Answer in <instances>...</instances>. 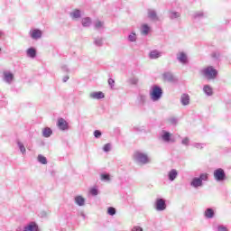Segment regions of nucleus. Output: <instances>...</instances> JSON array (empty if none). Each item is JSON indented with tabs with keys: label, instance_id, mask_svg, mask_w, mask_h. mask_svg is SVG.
Instances as JSON below:
<instances>
[{
	"label": "nucleus",
	"instance_id": "nucleus-1",
	"mask_svg": "<svg viewBox=\"0 0 231 231\" xmlns=\"http://www.w3.org/2000/svg\"><path fill=\"white\" fill-rule=\"evenodd\" d=\"M203 181H208V173H200L199 177H194L189 185L193 189H199V187H203Z\"/></svg>",
	"mask_w": 231,
	"mask_h": 231
},
{
	"label": "nucleus",
	"instance_id": "nucleus-2",
	"mask_svg": "<svg viewBox=\"0 0 231 231\" xmlns=\"http://www.w3.org/2000/svg\"><path fill=\"white\" fill-rule=\"evenodd\" d=\"M150 97L152 102H158V100L163 97V90L162 89V87L158 85L152 87Z\"/></svg>",
	"mask_w": 231,
	"mask_h": 231
},
{
	"label": "nucleus",
	"instance_id": "nucleus-3",
	"mask_svg": "<svg viewBox=\"0 0 231 231\" xmlns=\"http://www.w3.org/2000/svg\"><path fill=\"white\" fill-rule=\"evenodd\" d=\"M134 158L137 163H141L142 165H147V163H151V159H149L147 153H143L142 152H135Z\"/></svg>",
	"mask_w": 231,
	"mask_h": 231
},
{
	"label": "nucleus",
	"instance_id": "nucleus-4",
	"mask_svg": "<svg viewBox=\"0 0 231 231\" xmlns=\"http://www.w3.org/2000/svg\"><path fill=\"white\" fill-rule=\"evenodd\" d=\"M214 180H217V183H223V181H226V172L222 168L216 169L213 171Z\"/></svg>",
	"mask_w": 231,
	"mask_h": 231
},
{
	"label": "nucleus",
	"instance_id": "nucleus-5",
	"mask_svg": "<svg viewBox=\"0 0 231 231\" xmlns=\"http://www.w3.org/2000/svg\"><path fill=\"white\" fill-rule=\"evenodd\" d=\"M202 75L208 80H213L217 77V69H214L212 66H208L202 70Z\"/></svg>",
	"mask_w": 231,
	"mask_h": 231
},
{
	"label": "nucleus",
	"instance_id": "nucleus-6",
	"mask_svg": "<svg viewBox=\"0 0 231 231\" xmlns=\"http://www.w3.org/2000/svg\"><path fill=\"white\" fill-rule=\"evenodd\" d=\"M176 59L183 66H187V64H189V56L185 53V51L178 52L176 54Z\"/></svg>",
	"mask_w": 231,
	"mask_h": 231
},
{
	"label": "nucleus",
	"instance_id": "nucleus-7",
	"mask_svg": "<svg viewBox=\"0 0 231 231\" xmlns=\"http://www.w3.org/2000/svg\"><path fill=\"white\" fill-rule=\"evenodd\" d=\"M57 127L60 129V131H68V129H69V125L66 119L60 117L58 119Z\"/></svg>",
	"mask_w": 231,
	"mask_h": 231
},
{
	"label": "nucleus",
	"instance_id": "nucleus-8",
	"mask_svg": "<svg viewBox=\"0 0 231 231\" xmlns=\"http://www.w3.org/2000/svg\"><path fill=\"white\" fill-rule=\"evenodd\" d=\"M165 208H167V204L165 203V199H157L155 201V209L158 210V212H162V210H165Z\"/></svg>",
	"mask_w": 231,
	"mask_h": 231
},
{
	"label": "nucleus",
	"instance_id": "nucleus-9",
	"mask_svg": "<svg viewBox=\"0 0 231 231\" xmlns=\"http://www.w3.org/2000/svg\"><path fill=\"white\" fill-rule=\"evenodd\" d=\"M211 57V60L212 62H214V64H219V62H221V51H214L211 52L210 54Z\"/></svg>",
	"mask_w": 231,
	"mask_h": 231
},
{
	"label": "nucleus",
	"instance_id": "nucleus-10",
	"mask_svg": "<svg viewBox=\"0 0 231 231\" xmlns=\"http://www.w3.org/2000/svg\"><path fill=\"white\" fill-rule=\"evenodd\" d=\"M30 36L34 40L37 41L42 37V31L39 29H33L30 31Z\"/></svg>",
	"mask_w": 231,
	"mask_h": 231
},
{
	"label": "nucleus",
	"instance_id": "nucleus-11",
	"mask_svg": "<svg viewBox=\"0 0 231 231\" xmlns=\"http://www.w3.org/2000/svg\"><path fill=\"white\" fill-rule=\"evenodd\" d=\"M168 17L171 21H176V19H180V17H181V14L178 11L169 10Z\"/></svg>",
	"mask_w": 231,
	"mask_h": 231
},
{
	"label": "nucleus",
	"instance_id": "nucleus-12",
	"mask_svg": "<svg viewBox=\"0 0 231 231\" xmlns=\"http://www.w3.org/2000/svg\"><path fill=\"white\" fill-rule=\"evenodd\" d=\"M89 97L94 100H102V98H106V95H104V92L102 91L92 92L90 93Z\"/></svg>",
	"mask_w": 231,
	"mask_h": 231
},
{
	"label": "nucleus",
	"instance_id": "nucleus-13",
	"mask_svg": "<svg viewBox=\"0 0 231 231\" xmlns=\"http://www.w3.org/2000/svg\"><path fill=\"white\" fill-rule=\"evenodd\" d=\"M23 231H39V225L35 222H31L24 226Z\"/></svg>",
	"mask_w": 231,
	"mask_h": 231
},
{
	"label": "nucleus",
	"instance_id": "nucleus-14",
	"mask_svg": "<svg viewBox=\"0 0 231 231\" xmlns=\"http://www.w3.org/2000/svg\"><path fill=\"white\" fill-rule=\"evenodd\" d=\"M104 22L100 20H96L93 22L94 30H97V32H102L104 30Z\"/></svg>",
	"mask_w": 231,
	"mask_h": 231
},
{
	"label": "nucleus",
	"instance_id": "nucleus-15",
	"mask_svg": "<svg viewBox=\"0 0 231 231\" xmlns=\"http://www.w3.org/2000/svg\"><path fill=\"white\" fill-rule=\"evenodd\" d=\"M171 133L167 132V131H163L162 134V140L163 142H165L166 143H169L171 142H174V140L171 139Z\"/></svg>",
	"mask_w": 231,
	"mask_h": 231
},
{
	"label": "nucleus",
	"instance_id": "nucleus-16",
	"mask_svg": "<svg viewBox=\"0 0 231 231\" xmlns=\"http://www.w3.org/2000/svg\"><path fill=\"white\" fill-rule=\"evenodd\" d=\"M205 17H207V13L203 11H198L193 14V19H195V21H201V19H205Z\"/></svg>",
	"mask_w": 231,
	"mask_h": 231
},
{
	"label": "nucleus",
	"instance_id": "nucleus-17",
	"mask_svg": "<svg viewBox=\"0 0 231 231\" xmlns=\"http://www.w3.org/2000/svg\"><path fill=\"white\" fill-rule=\"evenodd\" d=\"M4 80L7 84H12V81L14 80V73L10 71L4 72Z\"/></svg>",
	"mask_w": 231,
	"mask_h": 231
},
{
	"label": "nucleus",
	"instance_id": "nucleus-18",
	"mask_svg": "<svg viewBox=\"0 0 231 231\" xmlns=\"http://www.w3.org/2000/svg\"><path fill=\"white\" fill-rule=\"evenodd\" d=\"M178 170L176 169H171L169 172H168V180L169 181H174L176 180V178H178Z\"/></svg>",
	"mask_w": 231,
	"mask_h": 231
},
{
	"label": "nucleus",
	"instance_id": "nucleus-19",
	"mask_svg": "<svg viewBox=\"0 0 231 231\" xmlns=\"http://www.w3.org/2000/svg\"><path fill=\"white\" fill-rule=\"evenodd\" d=\"M160 57H162V52L160 51L153 50V51H151L149 53V59H151L152 60L160 59Z\"/></svg>",
	"mask_w": 231,
	"mask_h": 231
},
{
	"label": "nucleus",
	"instance_id": "nucleus-20",
	"mask_svg": "<svg viewBox=\"0 0 231 231\" xmlns=\"http://www.w3.org/2000/svg\"><path fill=\"white\" fill-rule=\"evenodd\" d=\"M74 201L76 203V205H78L79 207H84V205H86V199H84V197L79 195L76 196L74 198Z\"/></svg>",
	"mask_w": 231,
	"mask_h": 231
},
{
	"label": "nucleus",
	"instance_id": "nucleus-21",
	"mask_svg": "<svg viewBox=\"0 0 231 231\" xmlns=\"http://www.w3.org/2000/svg\"><path fill=\"white\" fill-rule=\"evenodd\" d=\"M180 103L183 106H189V104H190V96H189V94H182L180 97Z\"/></svg>",
	"mask_w": 231,
	"mask_h": 231
},
{
	"label": "nucleus",
	"instance_id": "nucleus-22",
	"mask_svg": "<svg viewBox=\"0 0 231 231\" xmlns=\"http://www.w3.org/2000/svg\"><path fill=\"white\" fill-rule=\"evenodd\" d=\"M26 55L30 59H35L37 57V50H35V48H33V47H31V48L27 49Z\"/></svg>",
	"mask_w": 231,
	"mask_h": 231
},
{
	"label": "nucleus",
	"instance_id": "nucleus-23",
	"mask_svg": "<svg viewBox=\"0 0 231 231\" xmlns=\"http://www.w3.org/2000/svg\"><path fill=\"white\" fill-rule=\"evenodd\" d=\"M92 23H93V21L91 20L90 17H85V18H82L81 20V24L83 28H89V26H91Z\"/></svg>",
	"mask_w": 231,
	"mask_h": 231
},
{
	"label": "nucleus",
	"instance_id": "nucleus-24",
	"mask_svg": "<svg viewBox=\"0 0 231 231\" xmlns=\"http://www.w3.org/2000/svg\"><path fill=\"white\" fill-rule=\"evenodd\" d=\"M162 79L166 80V82H174V75H172L171 72H164Z\"/></svg>",
	"mask_w": 231,
	"mask_h": 231
},
{
	"label": "nucleus",
	"instance_id": "nucleus-25",
	"mask_svg": "<svg viewBox=\"0 0 231 231\" xmlns=\"http://www.w3.org/2000/svg\"><path fill=\"white\" fill-rule=\"evenodd\" d=\"M216 213L214 212V209H212L211 208H208L204 213V216L207 219H212V217H214Z\"/></svg>",
	"mask_w": 231,
	"mask_h": 231
},
{
	"label": "nucleus",
	"instance_id": "nucleus-26",
	"mask_svg": "<svg viewBox=\"0 0 231 231\" xmlns=\"http://www.w3.org/2000/svg\"><path fill=\"white\" fill-rule=\"evenodd\" d=\"M71 19H80V17H82V12L79 9H76L74 11H72L70 14H69Z\"/></svg>",
	"mask_w": 231,
	"mask_h": 231
},
{
	"label": "nucleus",
	"instance_id": "nucleus-27",
	"mask_svg": "<svg viewBox=\"0 0 231 231\" xmlns=\"http://www.w3.org/2000/svg\"><path fill=\"white\" fill-rule=\"evenodd\" d=\"M203 91L207 97H212L214 95V90L212 89V87L210 85H205L203 87Z\"/></svg>",
	"mask_w": 231,
	"mask_h": 231
},
{
	"label": "nucleus",
	"instance_id": "nucleus-28",
	"mask_svg": "<svg viewBox=\"0 0 231 231\" xmlns=\"http://www.w3.org/2000/svg\"><path fill=\"white\" fill-rule=\"evenodd\" d=\"M53 134V130L50 127H45L42 130V137L43 138H50Z\"/></svg>",
	"mask_w": 231,
	"mask_h": 231
},
{
	"label": "nucleus",
	"instance_id": "nucleus-29",
	"mask_svg": "<svg viewBox=\"0 0 231 231\" xmlns=\"http://www.w3.org/2000/svg\"><path fill=\"white\" fill-rule=\"evenodd\" d=\"M93 39L95 46H97V48H101V46H104V38L97 36L94 37Z\"/></svg>",
	"mask_w": 231,
	"mask_h": 231
},
{
	"label": "nucleus",
	"instance_id": "nucleus-30",
	"mask_svg": "<svg viewBox=\"0 0 231 231\" xmlns=\"http://www.w3.org/2000/svg\"><path fill=\"white\" fill-rule=\"evenodd\" d=\"M149 32H151V27L147 24L144 23L141 27V32L143 35H149Z\"/></svg>",
	"mask_w": 231,
	"mask_h": 231
},
{
	"label": "nucleus",
	"instance_id": "nucleus-31",
	"mask_svg": "<svg viewBox=\"0 0 231 231\" xmlns=\"http://www.w3.org/2000/svg\"><path fill=\"white\" fill-rule=\"evenodd\" d=\"M148 17L152 21H158V14H156V11H154V10H150L148 12Z\"/></svg>",
	"mask_w": 231,
	"mask_h": 231
},
{
	"label": "nucleus",
	"instance_id": "nucleus-32",
	"mask_svg": "<svg viewBox=\"0 0 231 231\" xmlns=\"http://www.w3.org/2000/svg\"><path fill=\"white\" fill-rule=\"evenodd\" d=\"M37 160L39 163H42V165H46L48 163V159H46L42 154H39Z\"/></svg>",
	"mask_w": 231,
	"mask_h": 231
},
{
	"label": "nucleus",
	"instance_id": "nucleus-33",
	"mask_svg": "<svg viewBox=\"0 0 231 231\" xmlns=\"http://www.w3.org/2000/svg\"><path fill=\"white\" fill-rule=\"evenodd\" d=\"M136 39H137V36H136V32H132L128 35V41H129V42H136Z\"/></svg>",
	"mask_w": 231,
	"mask_h": 231
},
{
	"label": "nucleus",
	"instance_id": "nucleus-34",
	"mask_svg": "<svg viewBox=\"0 0 231 231\" xmlns=\"http://www.w3.org/2000/svg\"><path fill=\"white\" fill-rule=\"evenodd\" d=\"M17 145L22 154H26V148L24 147V144L21 143V141H17Z\"/></svg>",
	"mask_w": 231,
	"mask_h": 231
},
{
	"label": "nucleus",
	"instance_id": "nucleus-35",
	"mask_svg": "<svg viewBox=\"0 0 231 231\" xmlns=\"http://www.w3.org/2000/svg\"><path fill=\"white\" fill-rule=\"evenodd\" d=\"M138 100H139V103L143 106V104H145V100H147V96L143 95V94H139L138 96Z\"/></svg>",
	"mask_w": 231,
	"mask_h": 231
},
{
	"label": "nucleus",
	"instance_id": "nucleus-36",
	"mask_svg": "<svg viewBox=\"0 0 231 231\" xmlns=\"http://www.w3.org/2000/svg\"><path fill=\"white\" fill-rule=\"evenodd\" d=\"M181 144L185 145L186 147H189L190 145V139L189 137H184L181 140Z\"/></svg>",
	"mask_w": 231,
	"mask_h": 231
},
{
	"label": "nucleus",
	"instance_id": "nucleus-37",
	"mask_svg": "<svg viewBox=\"0 0 231 231\" xmlns=\"http://www.w3.org/2000/svg\"><path fill=\"white\" fill-rule=\"evenodd\" d=\"M101 180L102 181H109L111 180V176L108 173H102Z\"/></svg>",
	"mask_w": 231,
	"mask_h": 231
},
{
	"label": "nucleus",
	"instance_id": "nucleus-38",
	"mask_svg": "<svg viewBox=\"0 0 231 231\" xmlns=\"http://www.w3.org/2000/svg\"><path fill=\"white\" fill-rule=\"evenodd\" d=\"M107 214H108V216H115L116 214V208H115L113 207H109L107 208Z\"/></svg>",
	"mask_w": 231,
	"mask_h": 231
},
{
	"label": "nucleus",
	"instance_id": "nucleus-39",
	"mask_svg": "<svg viewBox=\"0 0 231 231\" xmlns=\"http://www.w3.org/2000/svg\"><path fill=\"white\" fill-rule=\"evenodd\" d=\"M192 146L195 147V149H203V147H205V144L201 143H195L192 144Z\"/></svg>",
	"mask_w": 231,
	"mask_h": 231
},
{
	"label": "nucleus",
	"instance_id": "nucleus-40",
	"mask_svg": "<svg viewBox=\"0 0 231 231\" xmlns=\"http://www.w3.org/2000/svg\"><path fill=\"white\" fill-rule=\"evenodd\" d=\"M103 151L104 152H109V151H111V143L105 144L103 147Z\"/></svg>",
	"mask_w": 231,
	"mask_h": 231
},
{
	"label": "nucleus",
	"instance_id": "nucleus-41",
	"mask_svg": "<svg viewBox=\"0 0 231 231\" xmlns=\"http://www.w3.org/2000/svg\"><path fill=\"white\" fill-rule=\"evenodd\" d=\"M217 231H228V228L225 226L224 225H218L217 226Z\"/></svg>",
	"mask_w": 231,
	"mask_h": 231
},
{
	"label": "nucleus",
	"instance_id": "nucleus-42",
	"mask_svg": "<svg viewBox=\"0 0 231 231\" xmlns=\"http://www.w3.org/2000/svg\"><path fill=\"white\" fill-rule=\"evenodd\" d=\"M90 194H91L92 196H98V189H97V188H92V189H90Z\"/></svg>",
	"mask_w": 231,
	"mask_h": 231
},
{
	"label": "nucleus",
	"instance_id": "nucleus-43",
	"mask_svg": "<svg viewBox=\"0 0 231 231\" xmlns=\"http://www.w3.org/2000/svg\"><path fill=\"white\" fill-rule=\"evenodd\" d=\"M130 84H132L133 86H136V84H138V78L130 79Z\"/></svg>",
	"mask_w": 231,
	"mask_h": 231
},
{
	"label": "nucleus",
	"instance_id": "nucleus-44",
	"mask_svg": "<svg viewBox=\"0 0 231 231\" xmlns=\"http://www.w3.org/2000/svg\"><path fill=\"white\" fill-rule=\"evenodd\" d=\"M94 136L96 138H100V136H102V132L100 130H95L94 131Z\"/></svg>",
	"mask_w": 231,
	"mask_h": 231
},
{
	"label": "nucleus",
	"instance_id": "nucleus-45",
	"mask_svg": "<svg viewBox=\"0 0 231 231\" xmlns=\"http://www.w3.org/2000/svg\"><path fill=\"white\" fill-rule=\"evenodd\" d=\"M108 85L110 86L111 89H113V88H115V79H108Z\"/></svg>",
	"mask_w": 231,
	"mask_h": 231
},
{
	"label": "nucleus",
	"instance_id": "nucleus-46",
	"mask_svg": "<svg viewBox=\"0 0 231 231\" xmlns=\"http://www.w3.org/2000/svg\"><path fill=\"white\" fill-rule=\"evenodd\" d=\"M130 231H143V228L140 226H134Z\"/></svg>",
	"mask_w": 231,
	"mask_h": 231
},
{
	"label": "nucleus",
	"instance_id": "nucleus-47",
	"mask_svg": "<svg viewBox=\"0 0 231 231\" xmlns=\"http://www.w3.org/2000/svg\"><path fill=\"white\" fill-rule=\"evenodd\" d=\"M40 217H48V212L46 211H41L39 213Z\"/></svg>",
	"mask_w": 231,
	"mask_h": 231
},
{
	"label": "nucleus",
	"instance_id": "nucleus-48",
	"mask_svg": "<svg viewBox=\"0 0 231 231\" xmlns=\"http://www.w3.org/2000/svg\"><path fill=\"white\" fill-rule=\"evenodd\" d=\"M171 124H172V125H176V124H178V119L172 117L170 119Z\"/></svg>",
	"mask_w": 231,
	"mask_h": 231
},
{
	"label": "nucleus",
	"instance_id": "nucleus-49",
	"mask_svg": "<svg viewBox=\"0 0 231 231\" xmlns=\"http://www.w3.org/2000/svg\"><path fill=\"white\" fill-rule=\"evenodd\" d=\"M61 69H62V71H65V72L69 71V69H68V66H66V65H62Z\"/></svg>",
	"mask_w": 231,
	"mask_h": 231
},
{
	"label": "nucleus",
	"instance_id": "nucleus-50",
	"mask_svg": "<svg viewBox=\"0 0 231 231\" xmlns=\"http://www.w3.org/2000/svg\"><path fill=\"white\" fill-rule=\"evenodd\" d=\"M69 76H65V77H63V79H62V81L63 82H67V81H69Z\"/></svg>",
	"mask_w": 231,
	"mask_h": 231
},
{
	"label": "nucleus",
	"instance_id": "nucleus-51",
	"mask_svg": "<svg viewBox=\"0 0 231 231\" xmlns=\"http://www.w3.org/2000/svg\"><path fill=\"white\" fill-rule=\"evenodd\" d=\"M80 216H81V217H83V219H86V214H84V212H81Z\"/></svg>",
	"mask_w": 231,
	"mask_h": 231
},
{
	"label": "nucleus",
	"instance_id": "nucleus-52",
	"mask_svg": "<svg viewBox=\"0 0 231 231\" xmlns=\"http://www.w3.org/2000/svg\"><path fill=\"white\" fill-rule=\"evenodd\" d=\"M4 35H5V33L0 31V38L3 37Z\"/></svg>",
	"mask_w": 231,
	"mask_h": 231
},
{
	"label": "nucleus",
	"instance_id": "nucleus-53",
	"mask_svg": "<svg viewBox=\"0 0 231 231\" xmlns=\"http://www.w3.org/2000/svg\"><path fill=\"white\" fill-rule=\"evenodd\" d=\"M134 131H140V129L136 128V127H134Z\"/></svg>",
	"mask_w": 231,
	"mask_h": 231
},
{
	"label": "nucleus",
	"instance_id": "nucleus-54",
	"mask_svg": "<svg viewBox=\"0 0 231 231\" xmlns=\"http://www.w3.org/2000/svg\"><path fill=\"white\" fill-rule=\"evenodd\" d=\"M0 51H1V49H0Z\"/></svg>",
	"mask_w": 231,
	"mask_h": 231
}]
</instances>
